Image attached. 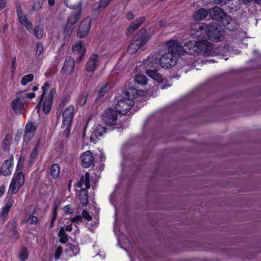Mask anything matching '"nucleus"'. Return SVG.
<instances>
[{
	"label": "nucleus",
	"mask_w": 261,
	"mask_h": 261,
	"mask_svg": "<svg viewBox=\"0 0 261 261\" xmlns=\"http://www.w3.org/2000/svg\"><path fill=\"white\" fill-rule=\"evenodd\" d=\"M195 29H198L195 35L199 39L206 38L210 40L219 42L224 38V31L222 27L216 22H211L207 25L197 23L195 25Z\"/></svg>",
	"instance_id": "1"
},
{
	"label": "nucleus",
	"mask_w": 261,
	"mask_h": 261,
	"mask_svg": "<svg viewBox=\"0 0 261 261\" xmlns=\"http://www.w3.org/2000/svg\"><path fill=\"white\" fill-rule=\"evenodd\" d=\"M64 3L68 8L73 9L66 20V25L65 28L67 30V32H72L73 29V25L77 22L81 16L82 4L81 2H79L76 5H68L65 1Z\"/></svg>",
	"instance_id": "2"
},
{
	"label": "nucleus",
	"mask_w": 261,
	"mask_h": 261,
	"mask_svg": "<svg viewBox=\"0 0 261 261\" xmlns=\"http://www.w3.org/2000/svg\"><path fill=\"white\" fill-rule=\"evenodd\" d=\"M74 116V108L72 105L68 106L62 113L61 127L62 128H65L63 132V136L66 138H68L70 135Z\"/></svg>",
	"instance_id": "3"
},
{
	"label": "nucleus",
	"mask_w": 261,
	"mask_h": 261,
	"mask_svg": "<svg viewBox=\"0 0 261 261\" xmlns=\"http://www.w3.org/2000/svg\"><path fill=\"white\" fill-rule=\"evenodd\" d=\"M196 41H190L189 44L190 47H194V50L196 55H202L205 56H211L213 55L212 51V46L205 39H201Z\"/></svg>",
	"instance_id": "4"
},
{
	"label": "nucleus",
	"mask_w": 261,
	"mask_h": 261,
	"mask_svg": "<svg viewBox=\"0 0 261 261\" xmlns=\"http://www.w3.org/2000/svg\"><path fill=\"white\" fill-rule=\"evenodd\" d=\"M209 14L212 19L221 21L222 24L228 29H232L229 26L230 24V21H232L231 18L226 15L221 8L215 7L213 9H210Z\"/></svg>",
	"instance_id": "5"
},
{
	"label": "nucleus",
	"mask_w": 261,
	"mask_h": 261,
	"mask_svg": "<svg viewBox=\"0 0 261 261\" xmlns=\"http://www.w3.org/2000/svg\"><path fill=\"white\" fill-rule=\"evenodd\" d=\"M153 89L148 92H144L143 90H137L133 87L128 88L125 92L124 95L126 98H130L134 100V99L138 98V101H145L148 99V97L151 94L149 93L153 92Z\"/></svg>",
	"instance_id": "6"
},
{
	"label": "nucleus",
	"mask_w": 261,
	"mask_h": 261,
	"mask_svg": "<svg viewBox=\"0 0 261 261\" xmlns=\"http://www.w3.org/2000/svg\"><path fill=\"white\" fill-rule=\"evenodd\" d=\"M153 33L154 31L151 29H149L147 32L146 29L142 28L139 30L132 40L142 48L146 44Z\"/></svg>",
	"instance_id": "7"
},
{
	"label": "nucleus",
	"mask_w": 261,
	"mask_h": 261,
	"mask_svg": "<svg viewBox=\"0 0 261 261\" xmlns=\"http://www.w3.org/2000/svg\"><path fill=\"white\" fill-rule=\"evenodd\" d=\"M165 45L168 50L167 53L176 57V58L178 56L184 54V46L177 40H171L167 41Z\"/></svg>",
	"instance_id": "8"
},
{
	"label": "nucleus",
	"mask_w": 261,
	"mask_h": 261,
	"mask_svg": "<svg viewBox=\"0 0 261 261\" xmlns=\"http://www.w3.org/2000/svg\"><path fill=\"white\" fill-rule=\"evenodd\" d=\"M135 101L130 98H122L115 105V111L121 115H125L134 105Z\"/></svg>",
	"instance_id": "9"
},
{
	"label": "nucleus",
	"mask_w": 261,
	"mask_h": 261,
	"mask_svg": "<svg viewBox=\"0 0 261 261\" xmlns=\"http://www.w3.org/2000/svg\"><path fill=\"white\" fill-rule=\"evenodd\" d=\"M177 58L169 53H166L159 57V65L163 68L169 69L175 66Z\"/></svg>",
	"instance_id": "10"
},
{
	"label": "nucleus",
	"mask_w": 261,
	"mask_h": 261,
	"mask_svg": "<svg viewBox=\"0 0 261 261\" xmlns=\"http://www.w3.org/2000/svg\"><path fill=\"white\" fill-rule=\"evenodd\" d=\"M91 19L87 17L83 19L80 23L76 35L80 38H84L86 37L91 29Z\"/></svg>",
	"instance_id": "11"
},
{
	"label": "nucleus",
	"mask_w": 261,
	"mask_h": 261,
	"mask_svg": "<svg viewBox=\"0 0 261 261\" xmlns=\"http://www.w3.org/2000/svg\"><path fill=\"white\" fill-rule=\"evenodd\" d=\"M75 67L74 59L71 57L68 56L65 58L60 74L62 75H70L74 72Z\"/></svg>",
	"instance_id": "12"
},
{
	"label": "nucleus",
	"mask_w": 261,
	"mask_h": 261,
	"mask_svg": "<svg viewBox=\"0 0 261 261\" xmlns=\"http://www.w3.org/2000/svg\"><path fill=\"white\" fill-rule=\"evenodd\" d=\"M56 96V89L51 88L42 103V109L44 114H47L50 113L53 104V98Z\"/></svg>",
	"instance_id": "13"
},
{
	"label": "nucleus",
	"mask_w": 261,
	"mask_h": 261,
	"mask_svg": "<svg viewBox=\"0 0 261 261\" xmlns=\"http://www.w3.org/2000/svg\"><path fill=\"white\" fill-rule=\"evenodd\" d=\"M82 162L81 165L84 168H88L94 166L95 158L90 150L83 152L80 156Z\"/></svg>",
	"instance_id": "14"
},
{
	"label": "nucleus",
	"mask_w": 261,
	"mask_h": 261,
	"mask_svg": "<svg viewBox=\"0 0 261 261\" xmlns=\"http://www.w3.org/2000/svg\"><path fill=\"white\" fill-rule=\"evenodd\" d=\"M13 159V156L11 155L9 159L4 161L0 168V175L8 176L11 174L14 164Z\"/></svg>",
	"instance_id": "15"
},
{
	"label": "nucleus",
	"mask_w": 261,
	"mask_h": 261,
	"mask_svg": "<svg viewBox=\"0 0 261 261\" xmlns=\"http://www.w3.org/2000/svg\"><path fill=\"white\" fill-rule=\"evenodd\" d=\"M102 120L107 126L113 127L114 125V109H106L102 116Z\"/></svg>",
	"instance_id": "16"
},
{
	"label": "nucleus",
	"mask_w": 261,
	"mask_h": 261,
	"mask_svg": "<svg viewBox=\"0 0 261 261\" xmlns=\"http://www.w3.org/2000/svg\"><path fill=\"white\" fill-rule=\"evenodd\" d=\"M107 128L100 124L95 125L93 131L90 136L91 142L95 143L99 137L106 133Z\"/></svg>",
	"instance_id": "17"
},
{
	"label": "nucleus",
	"mask_w": 261,
	"mask_h": 261,
	"mask_svg": "<svg viewBox=\"0 0 261 261\" xmlns=\"http://www.w3.org/2000/svg\"><path fill=\"white\" fill-rule=\"evenodd\" d=\"M14 203V200L12 196H10L5 199V205L2 208L1 217L2 219H5L8 215L10 209L13 206Z\"/></svg>",
	"instance_id": "18"
},
{
	"label": "nucleus",
	"mask_w": 261,
	"mask_h": 261,
	"mask_svg": "<svg viewBox=\"0 0 261 261\" xmlns=\"http://www.w3.org/2000/svg\"><path fill=\"white\" fill-rule=\"evenodd\" d=\"M160 54L158 53L150 54L144 61V65L147 68L156 67L159 65V57Z\"/></svg>",
	"instance_id": "19"
},
{
	"label": "nucleus",
	"mask_w": 261,
	"mask_h": 261,
	"mask_svg": "<svg viewBox=\"0 0 261 261\" xmlns=\"http://www.w3.org/2000/svg\"><path fill=\"white\" fill-rule=\"evenodd\" d=\"M98 56L96 54H92L89 58L86 65L85 69L88 72H93L96 67Z\"/></svg>",
	"instance_id": "20"
},
{
	"label": "nucleus",
	"mask_w": 261,
	"mask_h": 261,
	"mask_svg": "<svg viewBox=\"0 0 261 261\" xmlns=\"http://www.w3.org/2000/svg\"><path fill=\"white\" fill-rule=\"evenodd\" d=\"M11 106L16 114H22L24 108L23 102L18 96L12 100Z\"/></svg>",
	"instance_id": "21"
},
{
	"label": "nucleus",
	"mask_w": 261,
	"mask_h": 261,
	"mask_svg": "<svg viewBox=\"0 0 261 261\" xmlns=\"http://www.w3.org/2000/svg\"><path fill=\"white\" fill-rule=\"evenodd\" d=\"M76 186L81 189H88L90 187V174L86 172L85 175H82L80 180L77 182Z\"/></svg>",
	"instance_id": "22"
},
{
	"label": "nucleus",
	"mask_w": 261,
	"mask_h": 261,
	"mask_svg": "<svg viewBox=\"0 0 261 261\" xmlns=\"http://www.w3.org/2000/svg\"><path fill=\"white\" fill-rule=\"evenodd\" d=\"M83 44V41H80L72 46V51L73 53L80 54L79 58V62L81 61L83 59L85 54V50H82Z\"/></svg>",
	"instance_id": "23"
},
{
	"label": "nucleus",
	"mask_w": 261,
	"mask_h": 261,
	"mask_svg": "<svg viewBox=\"0 0 261 261\" xmlns=\"http://www.w3.org/2000/svg\"><path fill=\"white\" fill-rule=\"evenodd\" d=\"M11 180L15 181L17 184H19V188H21L25 182V177L23 172L15 170Z\"/></svg>",
	"instance_id": "24"
},
{
	"label": "nucleus",
	"mask_w": 261,
	"mask_h": 261,
	"mask_svg": "<svg viewBox=\"0 0 261 261\" xmlns=\"http://www.w3.org/2000/svg\"><path fill=\"white\" fill-rule=\"evenodd\" d=\"M28 30L31 34L34 35L38 39H41L44 35V30L39 25L34 27H31Z\"/></svg>",
	"instance_id": "25"
},
{
	"label": "nucleus",
	"mask_w": 261,
	"mask_h": 261,
	"mask_svg": "<svg viewBox=\"0 0 261 261\" xmlns=\"http://www.w3.org/2000/svg\"><path fill=\"white\" fill-rule=\"evenodd\" d=\"M208 14H209V10L201 8L194 13L193 17L195 20H201L205 19Z\"/></svg>",
	"instance_id": "26"
},
{
	"label": "nucleus",
	"mask_w": 261,
	"mask_h": 261,
	"mask_svg": "<svg viewBox=\"0 0 261 261\" xmlns=\"http://www.w3.org/2000/svg\"><path fill=\"white\" fill-rule=\"evenodd\" d=\"M146 74L158 83H161L163 81L162 75L154 70H146Z\"/></svg>",
	"instance_id": "27"
},
{
	"label": "nucleus",
	"mask_w": 261,
	"mask_h": 261,
	"mask_svg": "<svg viewBox=\"0 0 261 261\" xmlns=\"http://www.w3.org/2000/svg\"><path fill=\"white\" fill-rule=\"evenodd\" d=\"M40 144V139H39L35 144L32 151L29 155V163L31 164L33 163L35 159L38 154V149Z\"/></svg>",
	"instance_id": "28"
},
{
	"label": "nucleus",
	"mask_w": 261,
	"mask_h": 261,
	"mask_svg": "<svg viewBox=\"0 0 261 261\" xmlns=\"http://www.w3.org/2000/svg\"><path fill=\"white\" fill-rule=\"evenodd\" d=\"M145 18L144 17H141L139 19H136L135 21L132 23V24L128 29V32L129 33H132L134 32L140 25L141 23L145 21Z\"/></svg>",
	"instance_id": "29"
},
{
	"label": "nucleus",
	"mask_w": 261,
	"mask_h": 261,
	"mask_svg": "<svg viewBox=\"0 0 261 261\" xmlns=\"http://www.w3.org/2000/svg\"><path fill=\"white\" fill-rule=\"evenodd\" d=\"M60 172V167L59 164L55 163L51 165L50 168V175L52 178L55 179L59 176Z\"/></svg>",
	"instance_id": "30"
},
{
	"label": "nucleus",
	"mask_w": 261,
	"mask_h": 261,
	"mask_svg": "<svg viewBox=\"0 0 261 261\" xmlns=\"http://www.w3.org/2000/svg\"><path fill=\"white\" fill-rule=\"evenodd\" d=\"M88 94L85 92H81L77 98L76 102L77 105L80 106H84L87 101Z\"/></svg>",
	"instance_id": "31"
},
{
	"label": "nucleus",
	"mask_w": 261,
	"mask_h": 261,
	"mask_svg": "<svg viewBox=\"0 0 261 261\" xmlns=\"http://www.w3.org/2000/svg\"><path fill=\"white\" fill-rule=\"evenodd\" d=\"M58 237H59L60 242L62 244H65L68 241V234L64 231V227H61L60 229L58 234Z\"/></svg>",
	"instance_id": "32"
},
{
	"label": "nucleus",
	"mask_w": 261,
	"mask_h": 261,
	"mask_svg": "<svg viewBox=\"0 0 261 261\" xmlns=\"http://www.w3.org/2000/svg\"><path fill=\"white\" fill-rule=\"evenodd\" d=\"M87 190L86 189H81V190L80 199L81 203L83 205H86L88 202Z\"/></svg>",
	"instance_id": "33"
},
{
	"label": "nucleus",
	"mask_w": 261,
	"mask_h": 261,
	"mask_svg": "<svg viewBox=\"0 0 261 261\" xmlns=\"http://www.w3.org/2000/svg\"><path fill=\"white\" fill-rule=\"evenodd\" d=\"M140 48H141L140 47L138 44H136L135 42H133V41L132 40L128 46L127 52L130 55H133L137 52Z\"/></svg>",
	"instance_id": "34"
},
{
	"label": "nucleus",
	"mask_w": 261,
	"mask_h": 261,
	"mask_svg": "<svg viewBox=\"0 0 261 261\" xmlns=\"http://www.w3.org/2000/svg\"><path fill=\"white\" fill-rule=\"evenodd\" d=\"M37 128L38 125H36L35 123L32 121H30L26 124L24 130L28 131L29 133H32L35 135Z\"/></svg>",
	"instance_id": "35"
},
{
	"label": "nucleus",
	"mask_w": 261,
	"mask_h": 261,
	"mask_svg": "<svg viewBox=\"0 0 261 261\" xmlns=\"http://www.w3.org/2000/svg\"><path fill=\"white\" fill-rule=\"evenodd\" d=\"M134 82L138 85H145L147 84V78L144 75L139 74L134 77Z\"/></svg>",
	"instance_id": "36"
},
{
	"label": "nucleus",
	"mask_w": 261,
	"mask_h": 261,
	"mask_svg": "<svg viewBox=\"0 0 261 261\" xmlns=\"http://www.w3.org/2000/svg\"><path fill=\"white\" fill-rule=\"evenodd\" d=\"M20 188H19V184H17L13 180H11L9 188V192H10L12 195H15L18 192Z\"/></svg>",
	"instance_id": "37"
},
{
	"label": "nucleus",
	"mask_w": 261,
	"mask_h": 261,
	"mask_svg": "<svg viewBox=\"0 0 261 261\" xmlns=\"http://www.w3.org/2000/svg\"><path fill=\"white\" fill-rule=\"evenodd\" d=\"M28 257V250L26 247L23 246L18 254L19 259L21 261H24L27 260Z\"/></svg>",
	"instance_id": "38"
},
{
	"label": "nucleus",
	"mask_w": 261,
	"mask_h": 261,
	"mask_svg": "<svg viewBox=\"0 0 261 261\" xmlns=\"http://www.w3.org/2000/svg\"><path fill=\"white\" fill-rule=\"evenodd\" d=\"M111 1V0H100L99 3L94 4V9L98 10L101 8H105L109 5Z\"/></svg>",
	"instance_id": "39"
},
{
	"label": "nucleus",
	"mask_w": 261,
	"mask_h": 261,
	"mask_svg": "<svg viewBox=\"0 0 261 261\" xmlns=\"http://www.w3.org/2000/svg\"><path fill=\"white\" fill-rule=\"evenodd\" d=\"M34 77V75L31 73H29L23 76L20 82L21 84L23 86L27 85L29 83L33 81Z\"/></svg>",
	"instance_id": "40"
},
{
	"label": "nucleus",
	"mask_w": 261,
	"mask_h": 261,
	"mask_svg": "<svg viewBox=\"0 0 261 261\" xmlns=\"http://www.w3.org/2000/svg\"><path fill=\"white\" fill-rule=\"evenodd\" d=\"M36 54L35 56L38 58L44 52V47L42 43L40 41L36 43Z\"/></svg>",
	"instance_id": "41"
},
{
	"label": "nucleus",
	"mask_w": 261,
	"mask_h": 261,
	"mask_svg": "<svg viewBox=\"0 0 261 261\" xmlns=\"http://www.w3.org/2000/svg\"><path fill=\"white\" fill-rule=\"evenodd\" d=\"M190 41L187 42L184 45V53L189 54L190 55H195V51L196 50H194V47H190L189 43Z\"/></svg>",
	"instance_id": "42"
},
{
	"label": "nucleus",
	"mask_w": 261,
	"mask_h": 261,
	"mask_svg": "<svg viewBox=\"0 0 261 261\" xmlns=\"http://www.w3.org/2000/svg\"><path fill=\"white\" fill-rule=\"evenodd\" d=\"M50 87V84L48 82H45L43 86L41 87L42 89V94H41L40 97H39V103H41V102L43 101V99L44 98L45 94L47 91V89Z\"/></svg>",
	"instance_id": "43"
},
{
	"label": "nucleus",
	"mask_w": 261,
	"mask_h": 261,
	"mask_svg": "<svg viewBox=\"0 0 261 261\" xmlns=\"http://www.w3.org/2000/svg\"><path fill=\"white\" fill-rule=\"evenodd\" d=\"M25 159L24 157L20 156L18 160V162L16 165V171H22L24 167V163Z\"/></svg>",
	"instance_id": "44"
},
{
	"label": "nucleus",
	"mask_w": 261,
	"mask_h": 261,
	"mask_svg": "<svg viewBox=\"0 0 261 261\" xmlns=\"http://www.w3.org/2000/svg\"><path fill=\"white\" fill-rule=\"evenodd\" d=\"M12 237L15 241H17L18 239H19L20 234L18 231L16 223H14L12 225Z\"/></svg>",
	"instance_id": "45"
},
{
	"label": "nucleus",
	"mask_w": 261,
	"mask_h": 261,
	"mask_svg": "<svg viewBox=\"0 0 261 261\" xmlns=\"http://www.w3.org/2000/svg\"><path fill=\"white\" fill-rule=\"evenodd\" d=\"M108 84H105L102 85L99 89L98 92V98L102 97L108 91Z\"/></svg>",
	"instance_id": "46"
},
{
	"label": "nucleus",
	"mask_w": 261,
	"mask_h": 261,
	"mask_svg": "<svg viewBox=\"0 0 261 261\" xmlns=\"http://www.w3.org/2000/svg\"><path fill=\"white\" fill-rule=\"evenodd\" d=\"M70 99V95L68 94L65 95L62 100L60 101L59 107L61 108H63L65 105L68 102Z\"/></svg>",
	"instance_id": "47"
},
{
	"label": "nucleus",
	"mask_w": 261,
	"mask_h": 261,
	"mask_svg": "<svg viewBox=\"0 0 261 261\" xmlns=\"http://www.w3.org/2000/svg\"><path fill=\"white\" fill-rule=\"evenodd\" d=\"M34 136L35 135L33 133H29L28 131L24 130L23 136V141L26 143L29 142Z\"/></svg>",
	"instance_id": "48"
},
{
	"label": "nucleus",
	"mask_w": 261,
	"mask_h": 261,
	"mask_svg": "<svg viewBox=\"0 0 261 261\" xmlns=\"http://www.w3.org/2000/svg\"><path fill=\"white\" fill-rule=\"evenodd\" d=\"M43 3L41 0H35L32 8V11H37L39 10L42 7Z\"/></svg>",
	"instance_id": "49"
},
{
	"label": "nucleus",
	"mask_w": 261,
	"mask_h": 261,
	"mask_svg": "<svg viewBox=\"0 0 261 261\" xmlns=\"http://www.w3.org/2000/svg\"><path fill=\"white\" fill-rule=\"evenodd\" d=\"M22 24L25 26V28L29 30V28L31 27H33V24L29 21L27 17H23L22 20H20V22Z\"/></svg>",
	"instance_id": "50"
},
{
	"label": "nucleus",
	"mask_w": 261,
	"mask_h": 261,
	"mask_svg": "<svg viewBox=\"0 0 261 261\" xmlns=\"http://www.w3.org/2000/svg\"><path fill=\"white\" fill-rule=\"evenodd\" d=\"M63 252V248L62 246H59L57 247V248L55 250V260L59 259Z\"/></svg>",
	"instance_id": "51"
},
{
	"label": "nucleus",
	"mask_w": 261,
	"mask_h": 261,
	"mask_svg": "<svg viewBox=\"0 0 261 261\" xmlns=\"http://www.w3.org/2000/svg\"><path fill=\"white\" fill-rule=\"evenodd\" d=\"M61 199L59 198H57L53 205V212L58 214V207L61 203Z\"/></svg>",
	"instance_id": "52"
},
{
	"label": "nucleus",
	"mask_w": 261,
	"mask_h": 261,
	"mask_svg": "<svg viewBox=\"0 0 261 261\" xmlns=\"http://www.w3.org/2000/svg\"><path fill=\"white\" fill-rule=\"evenodd\" d=\"M63 210L65 215H70L73 212V208L69 204L64 206Z\"/></svg>",
	"instance_id": "53"
},
{
	"label": "nucleus",
	"mask_w": 261,
	"mask_h": 261,
	"mask_svg": "<svg viewBox=\"0 0 261 261\" xmlns=\"http://www.w3.org/2000/svg\"><path fill=\"white\" fill-rule=\"evenodd\" d=\"M82 218H84L88 221H90L92 219V216L89 214V213L86 210H83L82 213Z\"/></svg>",
	"instance_id": "54"
},
{
	"label": "nucleus",
	"mask_w": 261,
	"mask_h": 261,
	"mask_svg": "<svg viewBox=\"0 0 261 261\" xmlns=\"http://www.w3.org/2000/svg\"><path fill=\"white\" fill-rule=\"evenodd\" d=\"M29 220L31 221V224H37L38 222V218L37 217L30 215L28 218V220H26L25 222H28Z\"/></svg>",
	"instance_id": "55"
},
{
	"label": "nucleus",
	"mask_w": 261,
	"mask_h": 261,
	"mask_svg": "<svg viewBox=\"0 0 261 261\" xmlns=\"http://www.w3.org/2000/svg\"><path fill=\"white\" fill-rule=\"evenodd\" d=\"M69 248L75 255L77 254L80 252V248L77 245L71 244Z\"/></svg>",
	"instance_id": "56"
},
{
	"label": "nucleus",
	"mask_w": 261,
	"mask_h": 261,
	"mask_svg": "<svg viewBox=\"0 0 261 261\" xmlns=\"http://www.w3.org/2000/svg\"><path fill=\"white\" fill-rule=\"evenodd\" d=\"M11 63H12L11 72L13 74H14L16 69V58L15 56L12 59Z\"/></svg>",
	"instance_id": "57"
},
{
	"label": "nucleus",
	"mask_w": 261,
	"mask_h": 261,
	"mask_svg": "<svg viewBox=\"0 0 261 261\" xmlns=\"http://www.w3.org/2000/svg\"><path fill=\"white\" fill-rule=\"evenodd\" d=\"M58 214L55 213H53L51 220L50 222L49 228H53L55 225V222L57 218Z\"/></svg>",
	"instance_id": "58"
},
{
	"label": "nucleus",
	"mask_w": 261,
	"mask_h": 261,
	"mask_svg": "<svg viewBox=\"0 0 261 261\" xmlns=\"http://www.w3.org/2000/svg\"><path fill=\"white\" fill-rule=\"evenodd\" d=\"M72 223L81 222L83 221L82 217L80 215H76L70 219Z\"/></svg>",
	"instance_id": "59"
},
{
	"label": "nucleus",
	"mask_w": 261,
	"mask_h": 261,
	"mask_svg": "<svg viewBox=\"0 0 261 261\" xmlns=\"http://www.w3.org/2000/svg\"><path fill=\"white\" fill-rule=\"evenodd\" d=\"M11 139V136L9 134H7L5 135L4 139L3 140V143L5 145H7L10 144V141Z\"/></svg>",
	"instance_id": "60"
},
{
	"label": "nucleus",
	"mask_w": 261,
	"mask_h": 261,
	"mask_svg": "<svg viewBox=\"0 0 261 261\" xmlns=\"http://www.w3.org/2000/svg\"><path fill=\"white\" fill-rule=\"evenodd\" d=\"M16 12H17V17L23 15V13L22 11V7L20 5L18 4L16 6Z\"/></svg>",
	"instance_id": "61"
},
{
	"label": "nucleus",
	"mask_w": 261,
	"mask_h": 261,
	"mask_svg": "<svg viewBox=\"0 0 261 261\" xmlns=\"http://www.w3.org/2000/svg\"><path fill=\"white\" fill-rule=\"evenodd\" d=\"M27 93H26L25 91H21V92H18L16 93V96H17L20 97V98L24 99L26 98H28V96H27Z\"/></svg>",
	"instance_id": "62"
},
{
	"label": "nucleus",
	"mask_w": 261,
	"mask_h": 261,
	"mask_svg": "<svg viewBox=\"0 0 261 261\" xmlns=\"http://www.w3.org/2000/svg\"><path fill=\"white\" fill-rule=\"evenodd\" d=\"M87 225L88 229L92 232L96 228V224L93 223H88Z\"/></svg>",
	"instance_id": "63"
},
{
	"label": "nucleus",
	"mask_w": 261,
	"mask_h": 261,
	"mask_svg": "<svg viewBox=\"0 0 261 261\" xmlns=\"http://www.w3.org/2000/svg\"><path fill=\"white\" fill-rule=\"evenodd\" d=\"M109 201H110V203L112 205L114 206V191L111 193V194L110 196Z\"/></svg>",
	"instance_id": "64"
}]
</instances>
